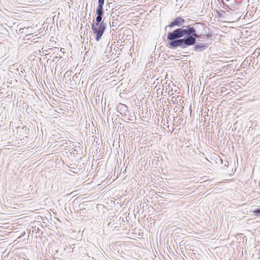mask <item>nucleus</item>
Here are the masks:
<instances>
[{"label": "nucleus", "mask_w": 260, "mask_h": 260, "mask_svg": "<svg viewBox=\"0 0 260 260\" xmlns=\"http://www.w3.org/2000/svg\"><path fill=\"white\" fill-rule=\"evenodd\" d=\"M210 28L204 23L197 22L174 29L169 32L167 39L170 47L176 49L180 47L184 49L196 44L197 39L202 38L204 32L209 30Z\"/></svg>", "instance_id": "nucleus-1"}, {"label": "nucleus", "mask_w": 260, "mask_h": 260, "mask_svg": "<svg viewBox=\"0 0 260 260\" xmlns=\"http://www.w3.org/2000/svg\"><path fill=\"white\" fill-rule=\"evenodd\" d=\"M108 27V21L106 20L105 18L103 20L102 23H91V28L93 35L95 36V40L99 41L103 35L104 32Z\"/></svg>", "instance_id": "nucleus-2"}, {"label": "nucleus", "mask_w": 260, "mask_h": 260, "mask_svg": "<svg viewBox=\"0 0 260 260\" xmlns=\"http://www.w3.org/2000/svg\"><path fill=\"white\" fill-rule=\"evenodd\" d=\"M185 22V20L182 17L177 16L165 27V29L166 30L167 27L172 28L175 26L179 27L178 28L182 27Z\"/></svg>", "instance_id": "nucleus-3"}, {"label": "nucleus", "mask_w": 260, "mask_h": 260, "mask_svg": "<svg viewBox=\"0 0 260 260\" xmlns=\"http://www.w3.org/2000/svg\"><path fill=\"white\" fill-rule=\"evenodd\" d=\"M96 18L93 20L92 23H103V18L104 15V9L100 10L96 9L95 11Z\"/></svg>", "instance_id": "nucleus-4"}, {"label": "nucleus", "mask_w": 260, "mask_h": 260, "mask_svg": "<svg viewBox=\"0 0 260 260\" xmlns=\"http://www.w3.org/2000/svg\"><path fill=\"white\" fill-rule=\"evenodd\" d=\"M193 45L194 46L193 51L196 52H201L208 47L207 43H197V41H196V44Z\"/></svg>", "instance_id": "nucleus-5"}, {"label": "nucleus", "mask_w": 260, "mask_h": 260, "mask_svg": "<svg viewBox=\"0 0 260 260\" xmlns=\"http://www.w3.org/2000/svg\"><path fill=\"white\" fill-rule=\"evenodd\" d=\"M117 109L118 111L119 110L121 111L120 112L121 114H122V112H123L125 114V113L127 112V107L124 104H120L117 107Z\"/></svg>", "instance_id": "nucleus-6"}, {"label": "nucleus", "mask_w": 260, "mask_h": 260, "mask_svg": "<svg viewBox=\"0 0 260 260\" xmlns=\"http://www.w3.org/2000/svg\"><path fill=\"white\" fill-rule=\"evenodd\" d=\"M104 1L105 0H98V6L96 7V9H103V6L104 4Z\"/></svg>", "instance_id": "nucleus-7"}, {"label": "nucleus", "mask_w": 260, "mask_h": 260, "mask_svg": "<svg viewBox=\"0 0 260 260\" xmlns=\"http://www.w3.org/2000/svg\"><path fill=\"white\" fill-rule=\"evenodd\" d=\"M208 31V30H207V31ZM212 36H213V34L211 32H204V35H203L202 37H205L206 38L209 39V38H211L212 37Z\"/></svg>", "instance_id": "nucleus-8"}, {"label": "nucleus", "mask_w": 260, "mask_h": 260, "mask_svg": "<svg viewBox=\"0 0 260 260\" xmlns=\"http://www.w3.org/2000/svg\"><path fill=\"white\" fill-rule=\"evenodd\" d=\"M253 212L255 215H257V216L260 215V208L255 209L253 210Z\"/></svg>", "instance_id": "nucleus-9"}, {"label": "nucleus", "mask_w": 260, "mask_h": 260, "mask_svg": "<svg viewBox=\"0 0 260 260\" xmlns=\"http://www.w3.org/2000/svg\"><path fill=\"white\" fill-rule=\"evenodd\" d=\"M217 14H218V16L219 17H221L222 16L220 12H217Z\"/></svg>", "instance_id": "nucleus-10"}]
</instances>
